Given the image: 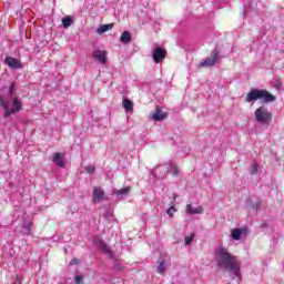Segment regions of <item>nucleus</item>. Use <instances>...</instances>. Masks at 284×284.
<instances>
[{
	"label": "nucleus",
	"instance_id": "nucleus-1",
	"mask_svg": "<svg viewBox=\"0 0 284 284\" xmlns=\"http://www.w3.org/2000/svg\"><path fill=\"white\" fill-rule=\"evenodd\" d=\"M215 261L220 270H225L234 276L241 274V262H239V258L232 255L227 248H220L215 254Z\"/></svg>",
	"mask_w": 284,
	"mask_h": 284
},
{
	"label": "nucleus",
	"instance_id": "nucleus-2",
	"mask_svg": "<svg viewBox=\"0 0 284 284\" xmlns=\"http://www.w3.org/2000/svg\"><path fill=\"white\" fill-rule=\"evenodd\" d=\"M262 101V103H274L276 95L272 94L266 89H252L246 93L245 102L255 103V101Z\"/></svg>",
	"mask_w": 284,
	"mask_h": 284
},
{
	"label": "nucleus",
	"instance_id": "nucleus-3",
	"mask_svg": "<svg viewBox=\"0 0 284 284\" xmlns=\"http://www.w3.org/2000/svg\"><path fill=\"white\" fill-rule=\"evenodd\" d=\"M0 108L4 110V114H3L4 119H10L11 114H17L21 112V110H23V104H21L19 97H14L12 99V106L10 108V101L1 97L0 94Z\"/></svg>",
	"mask_w": 284,
	"mask_h": 284
},
{
	"label": "nucleus",
	"instance_id": "nucleus-4",
	"mask_svg": "<svg viewBox=\"0 0 284 284\" xmlns=\"http://www.w3.org/2000/svg\"><path fill=\"white\" fill-rule=\"evenodd\" d=\"M255 121L263 125H270V123H272V112H268L265 106L257 108L255 110Z\"/></svg>",
	"mask_w": 284,
	"mask_h": 284
},
{
	"label": "nucleus",
	"instance_id": "nucleus-5",
	"mask_svg": "<svg viewBox=\"0 0 284 284\" xmlns=\"http://www.w3.org/2000/svg\"><path fill=\"white\" fill-rule=\"evenodd\" d=\"M168 57V50L165 48L158 47L153 50L152 59L154 63H163V60Z\"/></svg>",
	"mask_w": 284,
	"mask_h": 284
},
{
	"label": "nucleus",
	"instance_id": "nucleus-6",
	"mask_svg": "<svg viewBox=\"0 0 284 284\" xmlns=\"http://www.w3.org/2000/svg\"><path fill=\"white\" fill-rule=\"evenodd\" d=\"M212 58H206L205 60L200 61L201 68H212L216 65L219 61V51H212Z\"/></svg>",
	"mask_w": 284,
	"mask_h": 284
},
{
	"label": "nucleus",
	"instance_id": "nucleus-7",
	"mask_svg": "<svg viewBox=\"0 0 284 284\" xmlns=\"http://www.w3.org/2000/svg\"><path fill=\"white\" fill-rule=\"evenodd\" d=\"M4 64L8 65V68H10L11 70H21V68H23L21 60L12 57H7L4 59Z\"/></svg>",
	"mask_w": 284,
	"mask_h": 284
},
{
	"label": "nucleus",
	"instance_id": "nucleus-8",
	"mask_svg": "<svg viewBox=\"0 0 284 284\" xmlns=\"http://www.w3.org/2000/svg\"><path fill=\"white\" fill-rule=\"evenodd\" d=\"M153 121H165L168 119V112H163V106L158 105L152 113Z\"/></svg>",
	"mask_w": 284,
	"mask_h": 284
},
{
	"label": "nucleus",
	"instance_id": "nucleus-9",
	"mask_svg": "<svg viewBox=\"0 0 284 284\" xmlns=\"http://www.w3.org/2000/svg\"><path fill=\"white\" fill-rule=\"evenodd\" d=\"M105 199V191L101 186L93 189V203H101Z\"/></svg>",
	"mask_w": 284,
	"mask_h": 284
},
{
	"label": "nucleus",
	"instance_id": "nucleus-10",
	"mask_svg": "<svg viewBox=\"0 0 284 284\" xmlns=\"http://www.w3.org/2000/svg\"><path fill=\"white\" fill-rule=\"evenodd\" d=\"M93 59H95V61H100L102 65H105L108 63V52L95 50L93 51Z\"/></svg>",
	"mask_w": 284,
	"mask_h": 284
},
{
	"label": "nucleus",
	"instance_id": "nucleus-11",
	"mask_svg": "<svg viewBox=\"0 0 284 284\" xmlns=\"http://www.w3.org/2000/svg\"><path fill=\"white\" fill-rule=\"evenodd\" d=\"M65 156V153H54L52 156V162L58 165V168H65V161H63V158Z\"/></svg>",
	"mask_w": 284,
	"mask_h": 284
},
{
	"label": "nucleus",
	"instance_id": "nucleus-12",
	"mask_svg": "<svg viewBox=\"0 0 284 284\" xmlns=\"http://www.w3.org/2000/svg\"><path fill=\"white\" fill-rule=\"evenodd\" d=\"M185 210L186 214H203V206L194 207L192 204H187Z\"/></svg>",
	"mask_w": 284,
	"mask_h": 284
},
{
	"label": "nucleus",
	"instance_id": "nucleus-13",
	"mask_svg": "<svg viewBox=\"0 0 284 284\" xmlns=\"http://www.w3.org/2000/svg\"><path fill=\"white\" fill-rule=\"evenodd\" d=\"M120 41L124 44L131 43L132 42V34L130 33V31L122 32V34L120 37Z\"/></svg>",
	"mask_w": 284,
	"mask_h": 284
},
{
	"label": "nucleus",
	"instance_id": "nucleus-14",
	"mask_svg": "<svg viewBox=\"0 0 284 284\" xmlns=\"http://www.w3.org/2000/svg\"><path fill=\"white\" fill-rule=\"evenodd\" d=\"M131 190H132V186H126V187H123L120 190H114L113 194L120 195V196H128V194H130Z\"/></svg>",
	"mask_w": 284,
	"mask_h": 284
},
{
	"label": "nucleus",
	"instance_id": "nucleus-15",
	"mask_svg": "<svg viewBox=\"0 0 284 284\" xmlns=\"http://www.w3.org/2000/svg\"><path fill=\"white\" fill-rule=\"evenodd\" d=\"M122 105L125 112H132V110H134V102H132L130 99H124Z\"/></svg>",
	"mask_w": 284,
	"mask_h": 284
},
{
	"label": "nucleus",
	"instance_id": "nucleus-16",
	"mask_svg": "<svg viewBox=\"0 0 284 284\" xmlns=\"http://www.w3.org/2000/svg\"><path fill=\"white\" fill-rule=\"evenodd\" d=\"M112 28H114V23L101 24L98 28V34H103V32H108V30H112Z\"/></svg>",
	"mask_w": 284,
	"mask_h": 284
},
{
	"label": "nucleus",
	"instance_id": "nucleus-17",
	"mask_svg": "<svg viewBox=\"0 0 284 284\" xmlns=\"http://www.w3.org/2000/svg\"><path fill=\"white\" fill-rule=\"evenodd\" d=\"M100 250H102V252L104 254H108V256H110L111 258H112V256H114V254L112 253V250H110V246L108 244H105V243H102L100 245Z\"/></svg>",
	"mask_w": 284,
	"mask_h": 284
},
{
	"label": "nucleus",
	"instance_id": "nucleus-18",
	"mask_svg": "<svg viewBox=\"0 0 284 284\" xmlns=\"http://www.w3.org/2000/svg\"><path fill=\"white\" fill-rule=\"evenodd\" d=\"M74 22V20L72 19V17L67 16L62 19V26L63 28L68 29L70 28V26H72V23Z\"/></svg>",
	"mask_w": 284,
	"mask_h": 284
},
{
	"label": "nucleus",
	"instance_id": "nucleus-19",
	"mask_svg": "<svg viewBox=\"0 0 284 284\" xmlns=\"http://www.w3.org/2000/svg\"><path fill=\"white\" fill-rule=\"evenodd\" d=\"M241 234H243V232L241 231V229H234L231 233V237L234 241H240L241 240Z\"/></svg>",
	"mask_w": 284,
	"mask_h": 284
},
{
	"label": "nucleus",
	"instance_id": "nucleus-20",
	"mask_svg": "<svg viewBox=\"0 0 284 284\" xmlns=\"http://www.w3.org/2000/svg\"><path fill=\"white\" fill-rule=\"evenodd\" d=\"M165 261L160 262V264L156 267L158 274H165Z\"/></svg>",
	"mask_w": 284,
	"mask_h": 284
},
{
	"label": "nucleus",
	"instance_id": "nucleus-21",
	"mask_svg": "<svg viewBox=\"0 0 284 284\" xmlns=\"http://www.w3.org/2000/svg\"><path fill=\"white\" fill-rule=\"evenodd\" d=\"M16 90H17V87L14 85V82H11L10 87H9L8 95L9 97H14Z\"/></svg>",
	"mask_w": 284,
	"mask_h": 284
},
{
	"label": "nucleus",
	"instance_id": "nucleus-22",
	"mask_svg": "<svg viewBox=\"0 0 284 284\" xmlns=\"http://www.w3.org/2000/svg\"><path fill=\"white\" fill-rule=\"evenodd\" d=\"M170 170L173 176H179V168H176V164H170Z\"/></svg>",
	"mask_w": 284,
	"mask_h": 284
},
{
	"label": "nucleus",
	"instance_id": "nucleus-23",
	"mask_svg": "<svg viewBox=\"0 0 284 284\" xmlns=\"http://www.w3.org/2000/svg\"><path fill=\"white\" fill-rule=\"evenodd\" d=\"M85 172H87L88 174H94V172H97V168H94V166H92V165H88V166L85 168Z\"/></svg>",
	"mask_w": 284,
	"mask_h": 284
},
{
	"label": "nucleus",
	"instance_id": "nucleus-24",
	"mask_svg": "<svg viewBox=\"0 0 284 284\" xmlns=\"http://www.w3.org/2000/svg\"><path fill=\"white\" fill-rule=\"evenodd\" d=\"M175 212H176V207L175 206H170L166 211V214L172 217V216H174Z\"/></svg>",
	"mask_w": 284,
	"mask_h": 284
},
{
	"label": "nucleus",
	"instance_id": "nucleus-25",
	"mask_svg": "<svg viewBox=\"0 0 284 284\" xmlns=\"http://www.w3.org/2000/svg\"><path fill=\"white\" fill-rule=\"evenodd\" d=\"M194 236H195L194 233H191L190 236L185 237L186 245H192V241H194Z\"/></svg>",
	"mask_w": 284,
	"mask_h": 284
},
{
	"label": "nucleus",
	"instance_id": "nucleus-26",
	"mask_svg": "<svg viewBox=\"0 0 284 284\" xmlns=\"http://www.w3.org/2000/svg\"><path fill=\"white\" fill-rule=\"evenodd\" d=\"M74 283L75 284H83V276H81V275L75 276Z\"/></svg>",
	"mask_w": 284,
	"mask_h": 284
},
{
	"label": "nucleus",
	"instance_id": "nucleus-27",
	"mask_svg": "<svg viewBox=\"0 0 284 284\" xmlns=\"http://www.w3.org/2000/svg\"><path fill=\"white\" fill-rule=\"evenodd\" d=\"M258 172V164H253L252 165V172L251 174H256Z\"/></svg>",
	"mask_w": 284,
	"mask_h": 284
},
{
	"label": "nucleus",
	"instance_id": "nucleus-28",
	"mask_svg": "<svg viewBox=\"0 0 284 284\" xmlns=\"http://www.w3.org/2000/svg\"><path fill=\"white\" fill-rule=\"evenodd\" d=\"M69 265H79V258H72Z\"/></svg>",
	"mask_w": 284,
	"mask_h": 284
},
{
	"label": "nucleus",
	"instance_id": "nucleus-29",
	"mask_svg": "<svg viewBox=\"0 0 284 284\" xmlns=\"http://www.w3.org/2000/svg\"><path fill=\"white\" fill-rule=\"evenodd\" d=\"M26 230H27V234L30 236V224H28L27 226H26Z\"/></svg>",
	"mask_w": 284,
	"mask_h": 284
},
{
	"label": "nucleus",
	"instance_id": "nucleus-30",
	"mask_svg": "<svg viewBox=\"0 0 284 284\" xmlns=\"http://www.w3.org/2000/svg\"><path fill=\"white\" fill-rule=\"evenodd\" d=\"M118 270L121 272V270H123V268H121V266H119Z\"/></svg>",
	"mask_w": 284,
	"mask_h": 284
}]
</instances>
